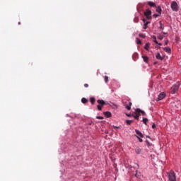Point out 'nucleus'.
Masks as SVG:
<instances>
[{
  "label": "nucleus",
  "mask_w": 181,
  "mask_h": 181,
  "mask_svg": "<svg viewBox=\"0 0 181 181\" xmlns=\"http://www.w3.org/2000/svg\"><path fill=\"white\" fill-rule=\"evenodd\" d=\"M135 119H137V121L139 119V117L141 115H143V117H145L146 115V113L144 110H141L139 108L135 109V112L132 115Z\"/></svg>",
  "instance_id": "nucleus-1"
},
{
  "label": "nucleus",
  "mask_w": 181,
  "mask_h": 181,
  "mask_svg": "<svg viewBox=\"0 0 181 181\" xmlns=\"http://www.w3.org/2000/svg\"><path fill=\"white\" fill-rule=\"evenodd\" d=\"M179 87H180V83L177 82L176 84L173 85L170 88L171 94H176L179 90Z\"/></svg>",
  "instance_id": "nucleus-2"
},
{
  "label": "nucleus",
  "mask_w": 181,
  "mask_h": 181,
  "mask_svg": "<svg viewBox=\"0 0 181 181\" xmlns=\"http://www.w3.org/2000/svg\"><path fill=\"white\" fill-rule=\"evenodd\" d=\"M168 177L169 181H176V175L173 170L168 173Z\"/></svg>",
  "instance_id": "nucleus-3"
},
{
  "label": "nucleus",
  "mask_w": 181,
  "mask_h": 181,
  "mask_svg": "<svg viewBox=\"0 0 181 181\" xmlns=\"http://www.w3.org/2000/svg\"><path fill=\"white\" fill-rule=\"evenodd\" d=\"M97 103H98L97 108L98 111H101L103 110V107L105 105V102L103 100H98Z\"/></svg>",
  "instance_id": "nucleus-4"
},
{
  "label": "nucleus",
  "mask_w": 181,
  "mask_h": 181,
  "mask_svg": "<svg viewBox=\"0 0 181 181\" xmlns=\"http://www.w3.org/2000/svg\"><path fill=\"white\" fill-rule=\"evenodd\" d=\"M171 9L174 12H177V11H179V6H177V3H176V1H173L171 3Z\"/></svg>",
  "instance_id": "nucleus-5"
},
{
  "label": "nucleus",
  "mask_w": 181,
  "mask_h": 181,
  "mask_svg": "<svg viewBox=\"0 0 181 181\" xmlns=\"http://www.w3.org/2000/svg\"><path fill=\"white\" fill-rule=\"evenodd\" d=\"M152 15V11L149 9H146V11L144 12V16H146L147 19H149V16Z\"/></svg>",
  "instance_id": "nucleus-6"
},
{
  "label": "nucleus",
  "mask_w": 181,
  "mask_h": 181,
  "mask_svg": "<svg viewBox=\"0 0 181 181\" xmlns=\"http://www.w3.org/2000/svg\"><path fill=\"white\" fill-rule=\"evenodd\" d=\"M132 103L129 102L128 103H124V106L128 111H130Z\"/></svg>",
  "instance_id": "nucleus-7"
},
{
  "label": "nucleus",
  "mask_w": 181,
  "mask_h": 181,
  "mask_svg": "<svg viewBox=\"0 0 181 181\" xmlns=\"http://www.w3.org/2000/svg\"><path fill=\"white\" fill-rule=\"evenodd\" d=\"M166 97V94L165 93H161L158 95V101H160V100H163Z\"/></svg>",
  "instance_id": "nucleus-8"
},
{
  "label": "nucleus",
  "mask_w": 181,
  "mask_h": 181,
  "mask_svg": "<svg viewBox=\"0 0 181 181\" xmlns=\"http://www.w3.org/2000/svg\"><path fill=\"white\" fill-rule=\"evenodd\" d=\"M156 57L158 60H163V59H165V57L160 56V53H157Z\"/></svg>",
  "instance_id": "nucleus-9"
},
{
  "label": "nucleus",
  "mask_w": 181,
  "mask_h": 181,
  "mask_svg": "<svg viewBox=\"0 0 181 181\" xmlns=\"http://www.w3.org/2000/svg\"><path fill=\"white\" fill-rule=\"evenodd\" d=\"M135 132H136V135L140 136V138H144V134H142V133L139 130L136 129Z\"/></svg>",
  "instance_id": "nucleus-10"
},
{
  "label": "nucleus",
  "mask_w": 181,
  "mask_h": 181,
  "mask_svg": "<svg viewBox=\"0 0 181 181\" xmlns=\"http://www.w3.org/2000/svg\"><path fill=\"white\" fill-rule=\"evenodd\" d=\"M148 5H149V6H151V8H156V4L154 2L148 1Z\"/></svg>",
  "instance_id": "nucleus-11"
},
{
  "label": "nucleus",
  "mask_w": 181,
  "mask_h": 181,
  "mask_svg": "<svg viewBox=\"0 0 181 181\" xmlns=\"http://www.w3.org/2000/svg\"><path fill=\"white\" fill-rule=\"evenodd\" d=\"M104 115L106 117V118H110L112 114L110 112H105Z\"/></svg>",
  "instance_id": "nucleus-12"
},
{
  "label": "nucleus",
  "mask_w": 181,
  "mask_h": 181,
  "mask_svg": "<svg viewBox=\"0 0 181 181\" xmlns=\"http://www.w3.org/2000/svg\"><path fill=\"white\" fill-rule=\"evenodd\" d=\"M135 152H136V153H137V155H139L142 152V149H141V148H139V147H137L135 149Z\"/></svg>",
  "instance_id": "nucleus-13"
},
{
  "label": "nucleus",
  "mask_w": 181,
  "mask_h": 181,
  "mask_svg": "<svg viewBox=\"0 0 181 181\" xmlns=\"http://www.w3.org/2000/svg\"><path fill=\"white\" fill-rule=\"evenodd\" d=\"M156 12H158V13L159 14V15H161V13H162V8H160V6H158V7H156Z\"/></svg>",
  "instance_id": "nucleus-14"
},
{
  "label": "nucleus",
  "mask_w": 181,
  "mask_h": 181,
  "mask_svg": "<svg viewBox=\"0 0 181 181\" xmlns=\"http://www.w3.org/2000/svg\"><path fill=\"white\" fill-rule=\"evenodd\" d=\"M153 42L156 44L158 45L159 46H162V43H158V40H156V37L155 35L153 36Z\"/></svg>",
  "instance_id": "nucleus-15"
},
{
  "label": "nucleus",
  "mask_w": 181,
  "mask_h": 181,
  "mask_svg": "<svg viewBox=\"0 0 181 181\" xmlns=\"http://www.w3.org/2000/svg\"><path fill=\"white\" fill-rule=\"evenodd\" d=\"M90 102L91 103L92 105H94V103H95V98L94 97L90 98Z\"/></svg>",
  "instance_id": "nucleus-16"
},
{
  "label": "nucleus",
  "mask_w": 181,
  "mask_h": 181,
  "mask_svg": "<svg viewBox=\"0 0 181 181\" xmlns=\"http://www.w3.org/2000/svg\"><path fill=\"white\" fill-rule=\"evenodd\" d=\"M164 51H165L166 53L170 54V52H172V50L170 49V48L169 47H165L163 49Z\"/></svg>",
  "instance_id": "nucleus-17"
},
{
  "label": "nucleus",
  "mask_w": 181,
  "mask_h": 181,
  "mask_svg": "<svg viewBox=\"0 0 181 181\" xmlns=\"http://www.w3.org/2000/svg\"><path fill=\"white\" fill-rule=\"evenodd\" d=\"M81 103L83 104H87V103H88V100H87V98H82Z\"/></svg>",
  "instance_id": "nucleus-18"
},
{
  "label": "nucleus",
  "mask_w": 181,
  "mask_h": 181,
  "mask_svg": "<svg viewBox=\"0 0 181 181\" xmlns=\"http://www.w3.org/2000/svg\"><path fill=\"white\" fill-rule=\"evenodd\" d=\"M150 22L149 21H146V23H145L143 25V29H147L148 28V25H149Z\"/></svg>",
  "instance_id": "nucleus-19"
},
{
  "label": "nucleus",
  "mask_w": 181,
  "mask_h": 181,
  "mask_svg": "<svg viewBox=\"0 0 181 181\" xmlns=\"http://www.w3.org/2000/svg\"><path fill=\"white\" fill-rule=\"evenodd\" d=\"M142 58H143V60H144V62L145 63H148V60H149V58H148V57H146V56H143Z\"/></svg>",
  "instance_id": "nucleus-20"
},
{
  "label": "nucleus",
  "mask_w": 181,
  "mask_h": 181,
  "mask_svg": "<svg viewBox=\"0 0 181 181\" xmlns=\"http://www.w3.org/2000/svg\"><path fill=\"white\" fill-rule=\"evenodd\" d=\"M151 46V44L149 42L146 43L145 47H144V49L146 50H149V47Z\"/></svg>",
  "instance_id": "nucleus-21"
},
{
  "label": "nucleus",
  "mask_w": 181,
  "mask_h": 181,
  "mask_svg": "<svg viewBox=\"0 0 181 181\" xmlns=\"http://www.w3.org/2000/svg\"><path fill=\"white\" fill-rule=\"evenodd\" d=\"M159 23H160V28L161 29V30H163L165 29V26L163 25V24H162V21H160Z\"/></svg>",
  "instance_id": "nucleus-22"
},
{
  "label": "nucleus",
  "mask_w": 181,
  "mask_h": 181,
  "mask_svg": "<svg viewBox=\"0 0 181 181\" xmlns=\"http://www.w3.org/2000/svg\"><path fill=\"white\" fill-rule=\"evenodd\" d=\"M132 122H134V120H126V124L127 125H131V124H132Z\"/></svg>",
  "instance_id": "nucleus-23"
},
{
  "label": "nucleus",
  "mask_w": 181,
  "mask_h": 181,
  "mask_svg": "<svg viewBox=\"0 0 181 181\" xmlns=\"http://www.w3.org/2000/svg\"><path fill=\"white\" fill-rule=\"evenodd\" d=\"M143 122L144 124H145V125H147V122H148V118H143Z\"/></svg>",
  "instance_id": "nucleus-24"
},
{
  "label": "nucleus",
  "mask_w": 181,
  "mask_h": 181,
  "mask_svg": "<svg viewBox=\"0 0 181 181\" xmlns=\"http://www.w3.org/2000/svg\"><path fill=\"white\" fill-rule=\"evenodd\" d=\"M136 43H137V45H142V42L141 41V40L139 38L136 39Z\"/></svg>",
  "instance_id": "nucleus-25"
},
{
  "label": "nucleus",
  "mask_w": 181,
  "mask_h": 181,
  "mask_svg": "<svg viewBox=\"0 0 181 181\" xmlns=\"http://www.w3.org/2000/svg\"><path fill=\"white\" fill-rule=\"evenodd\" d=\"M139 37H142L143 39H145V37H146V36L144 34H139Z\"/></svg>",
  "instance_id": "nucleus-26"
},
{
  "label": "nucleus",
  "mask_w": 181,
  "mask_h": 181,
  "mask_svg": "<svg viewBox=\"0 0 181 181\" xmlns=\"http://www.w3.org/2000/svg\"><path fill=\"white\" fill-rule=\"evenodd\" d=\"M105 83H108V76H105Z\"/></svg>",
  "instance_id": "nucleus-27"
},
{
  "label": "nucleus",
  "mask_w": 181,
  "mask_h": 181,
  "mask_svg": "<svg viewBox=\"0 0 181 181\" xmlns=\"http://www.w3.org/2000/svg\"><path fill=\"white\" fill-rule=\"evenodd\" d=\"M96 118H97V119H104V117H103L101 116H97Z\"/></svg>",
  "instance_id": "nucleus-28"
},
{
  "label": "nucleus",
  "mask_w": 181,
  "mask_h": 181,
  "mask_svg": "<svg viewBox=\"0 0 181 181\" xmlns=\"http://www.w3.org/2000/svg\"><path fill=\"white\" fill-rule=\"evenodd\" d=\"M137 139H139V142H144V140L142 139L139 138V136H136Z\"/></svg>",
  "instance_id": "nucleus-29"
},
{
  "label": "nucleus",
  "mask_w": 181,
  "mask_h": 181,
  "mask_svg": "<svg viewBox=\"0 0 181 181\" xmlns=\"http://www.w3.org/2000/svg\"><path fill=\"white\" fill-rule=\"evenodd\" d=\"M158 39H159L160 40H162L163 39V35H159V36H158Z\"/></svg>",
  "instance_id": "nucleus-30"
},
{
  "label": "nucleus",
  "mask_w": 181,
  "mask_h": 181,
  "mask_svg": "<svg viewBox=\"0 0 181 181\" xmlns=\"http://www.w3.org/2000/svg\"><path fill=\"white\" fill-rule=\"evenodd\" d=\"M154 18H158V16H160V14H153Z\"/></svg>",
  "instance_id": "nucleus-31"
},
{
  "label": "nucleus",
  "mask_w": 181,
  "mask_h": 181,
  "mask_svg": "<svg viewBox=\"0 0 181 181\" xmlns=\"http://www.w3.org/2000/svg\"><path fill=\"white\" fill-rule=\"evenodd\" d=\"M152 128H153V129H155V128H156V125L155 124H153Z\"/></svg>",
  "instance_id": "nucleus-32"
},
{
  "label": "nucleus",
  "mask_w": 181,
  "mask_h": 181,
  "mask_svg": "<svg viewBox=\"0 0 181 181\" xmlns=\"http://www.w3.org/2000/svg\"><path fill=\"white\" fill-rule=\"evenodd\" d=\"M84 87H85L86 88H88V83H85V84H84Z\"/></svg>",
  "instance_id": "nucleus-33"
},
{
  "label": "nucleus",
  "mask_w": 181,
  "mask_h": 181,
  "mask_svg": "<svg viewBox=\"0 0 181 181\" xmlns=\"http://www.w3.org/2000/svg\"><path fill=\"white\" fill-rule=\"evenodd\" d=\"M113 128H114L115 129H119V127L113 126Z\"/></svg>",
  "instance_id": "nucleus-34"
},
{
  "label": "nucleus",
  "mask_w": 181,
  "mask_h": 181,
  "mask_svg": "<svg viewBox=\"0 0 181 181\" xmlns=\"http://www.w3.org/2000/svg\"><path fill=\"white\" fill-rule=\"evenodd\" d=\"M146 142L148 146H151V144L149 143V141H146Z\"/></svg>",
  "instance_id": "nucleus-35"
},
{
  "label": "nucleus",
  "mask_w": 181,
  "mask_h": 181,
  "mask_svg": "<svg viewBox=\"0 0 181 181\" xmlns=\"http://www.w3.org/2000/svg\"><path fill=\"white\" fill-rule=\"evenodd\" d=\"M126 115H127V117H131L132 115H131V114H126Z\"/></svg>",
  "instance_id": "nucleus-36"
},
{
  "label": "nucleus",
  "mask_w": 181,
  "mask_h": 181,
  "mask_svg": "<svg viewBox=\"0 0 181 181\" xmlns=\"http://www.w3.org/2000/svg\"><path fill=\"white\" fill-rule=\"evenodd\" d=\"M143 21L144 23H146V20L144 19Z\"/></svg>",
  "instance_id": "nucleus-37"
},
{
  "label": "nucleus",
  "mask_w": 181,
  "mask_h": 181,
  "mask_svg": "<svg viewBox=\"0 0 181 181\" xmlns=\"http://www.w3.org/2000/svg\"><path fill=\"white\" fill-rule=\"evenodd\" d=\"M165 45H168V41L165 42Z\"/></svg>",
  "instance_id": "nucleus-38"
},
{
  "label": "nucleus",
  "mask_w": 181,
  "mask_h": 181,
  "mask_svg": "<svg viewBox=\"0 0 181 181\" xmlns=\"http://www.w3.org/2000/svg\"><path fill=\"white\" fill-rule=\"evenodd\" d=\"M163 35H166V33H163Z\"/></svg>",
  "instance_id": "nucleus-39"
},
{
  "label": "nucleus",
  "mask_w": 181,
  "mask_h": 181,
  "mask_svg": "<svg viewBox=\"0 0 181 181\" xmlns=\"http://www.w3.org/2000/svg\"><path fill=\"white\" fill-rule=\"evenodd\" d=\"M18 25H21V22L18 23Z\"/></svg>",
  "instance_id": "nucleus-40"
}]
</instances>
